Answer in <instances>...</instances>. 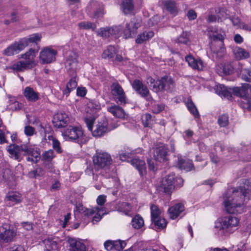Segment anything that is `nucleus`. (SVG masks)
Masks as SVG:
<instances>
[{"label": "nucleus", "instance_id": "50", "mask_svg": "<svg viewBox=\"0 0 251 251\" xmlns=\"http://www.w3.org/2000/svg\"><path fill=\"white\" fill-rule=\"evenodd\" d=\"M79 28L81 29H90L93 30H95L96 28V25L94 23L88 22H81L78 25Z\"/></svg>", "mask_w": 251, "mask_h": 251}, {"label": "nucleus", "instance_id": "22", "mask_svg": "<svg viewBox=\"0 0 251 251\" xmlns=\"http://www.w3.org/2000/svg\"><path fill=\"white\" fill-rule=\"evenodd\" d=\"M38 52L37 50L30 49L25 53L21 54V58L25 59L28 65L33 67L36 65L35 58Z\"/></svg>", "mask_w": 251, "mask_h": 251}, {"label": "nucleus", "instance_id": "10", "mask_svg": "<svg viewBox=\"0 0 251 251\" xmlns=\"http://www.w3.org/2000/svg\"><path fill=\"white\" fill-rule=\"evenodd\" d=\"M132 87L137 94L147 100L150 101L153 100L149 88L140 80H134L132 83Z\"/></svg>", "mask_w": 251, "mask_h": 251}, {"label": "nucleus", "instance_id": "51", "mask_svg": "<svg viewBox=\"0 0 251 251\" xmlns=\"http://www.w3.org/2000/svg\"><path fill=\"white\" fill-rule=\"evenodd\" d=\"M26 41L27 46L29 43H35L39 42L41 39V35L38 33L33 34L28 36V38H23Z\"/></svg>", "mask_w": 251, "mask_h": 251}, {"label": "nucleus", "instance_id": "47", "mask_svg": "<svg viewBox=\"0 0 251 251\" xmlns=\"http://www.w3.org/2000/svg\"><path fill=\"white\" fill-rule=\"evenodd\" d=\"M151 220L161 218L160 217L161 211L157 206L154 204H152L151 206Z\"/></svg>", "mask_w": 251, "mask_h": 251}, {"label": "nucleus", "instance_id": "12", "mask_svg": "<svg viewBox=\"0 0 251 251\" xmlns=\"http://www.w3.org/2000/svg\"><path fill=\"white\" fill-rule=\"evenodd\" d=\"M93 161L95 165L102 168L109 166L111 163L112 159L107 152L97 151L93 156Z\"/></svg>", "mask_w": 251, "mask_h": 251}, {"label": "nucleus", "instance_id": "36", "mask_svg": "<svg viewBox=\"0 0 251 251\" xmlns=\"http://www.w3.org/2000/svg\"><path fill=\"white\" fill-rule=\"evenodd\" d=\"M121 8L125 14L130 13L134 9L133 0H123Z\"/></svg>", "mask_w": 251, "mask_h": 251}, {"label": "nucleus", "instance_id": "5", "mask_svg": "<svg viewBox=\"0 0 251 251\" xmlns=\"http://www.w3.org/2000/svg\"><path fill=\"white\" fill-rule=\"evenodd\" d=\"M239 219L229 215L217 219L215 222V228L224 233L232 232L238 226Z\"/></svg>", "mask_w": 251, "mask_h": 251}, {"label": "nucleus", "instance_id": "62", "mask_svg": "<svg viewBox=\"0 0 251 251\" xmlns=\"http://www.w3.org/2000/svg\"><path fill=\"white\" fill-rule=\"evenodd\" d=\"M187 16L189 20H195L197 17V13L193 9L189 10L188 11Z\"/></svg>", "mask_w": 251, "mask_h": 251}, {"label": "nucleus", "instance_id": "28", "mask_svg": "<svg viewBox=\"0 0 251 251\" xmlns=\"http://www.w3.org/2000/svg\"><path fill=\"white\" fill-rule=\"evenodd\" d=\"M154 35L152 30L145 31L138 34L135 40L137 44H142L151 39Z\"/></svg>", "mask_w": 251, "mask_h": 251}, {"label": "nucleus", "instance_id": "42", "mask_svg": "<svg viewBox=\"0 0 251 251\" xmlns=\"http://www.w3.org/2000/svg\"><path fill=\"white\" fill-rule=\"evenodd\" d=\"M117 53V50L114 46H109L103 51L102 57L106 58H113L115 55Z\"/></svg>", "mask_w": 251, "mask_h": 251}, {"label": "nucleus", "instance_id": "55", "mask_svg": "<svg viewBox=\"0 0 251 251\" xmlns=\"http://www.w3.org/2000/svg\"><path fill=\"white\" fill-rule=\"evenodd\" d=\"M142 151V150L141 149H138L137 150H136L135 151H133L131 153H121L119 155V158L122 161H126L127 158H128L130 157V155L131 154H134V153H141Z\"/></svg>", "mask_w": 251, "mask_h": 251}, {"label": "nucleus", "instance_id": "60", "mask_svg": "<svg viewBox=\"0 0 251 251\" xmlns=\"http://www.w3.org/2000/svg\"><path fill=\"white\" fill-rule=\"evenodd\" d=\"M9 108L12 110H17L21 109L23 107V104L16 101L13 104H9Z\"/></svg>", "mask_w": 251, "mask_h": 251}, {"label": "nucleus", "instance_id": "35", "mask_svg": "<svg viewBox=\"0 0 251 251\" xmlns=\"http://www.w3.org/2000/svg\"><path fill=\"white\" fill-rule=\"evenodd\" d=\"M94 213H96V215L93 217V221L97 222L99 221L101 219L102 216L105 214L104 208L99 207L91 209L89 216L92 215Z\"/></svg>", "mask_w": 251, "mask_h": 251}, {"label": "nucleus", "instance_id": "56", "mask_svg": "<svg viewBox=\"0 0 251 251\" xmlns=\"http://www.w3.org/2000/svg\"><path fill=\"white\" fill-rule=\"evenodd\" d=\"M131 205L126 202H124L120 204L118 208V210L124 212L126 215H127L128 213L130 211Z\"/></svg>", "mask_w": 251, "mask_h": 251}, {"label": "nucleus", "instance_id": "34", "mask_svg": "<svg viewBox=\"0 0 251 251\" xmlns=\"http://www.w3.org/2000/svg\"><path fill=\"white\" fill-rule=\"evenodd\" d=\"M131 225L135 229H142L144 226L143 218L138 214L135 215L131 220Z\"/></svg>", "mask_w": 251, "mask_h": 251}, {"label": "nucleus", "instance_id": "1", "mask_svg": "<svg viewBox=\"0 0 251 251\" xmlns=\"http://www.w3.org/2000/svg\"><path fill=\"white\" fill-rule=\"evenodd\" d=\"M251 195V178L246 180L244 186L237 189H228L224 195L226 210L229 213H241L243 211L245 199Z\"/></svg>", "mask_w": 251, "mask_h": 251}, {"label": "nucleus", "instance_id": "33", "mask_svg": "<svg viewBox=\"0 0 251 251\" xmlns=\"http://www.w3.org/2000/svg\"><path fill=\"white\" fill-rule=\"evenodd\" d=\"M233 52L237 60L245 59L250 56V53L248 51L239 47H235L233 49Z\"/></svg>", "mask_w": 251, "mask_h": 251}, {"label": "nucleus", "instance_id": "15", "mask_svg": "<svg viewBox=\"0 0 251 251\" xmlns=\"http://www.w3.org/2000/svg\"><path fill=\"white\" fill-rule=\"evenodd\" d=\"M57 51L51 47L44 48L40 52V59L43 64H48L54 61Z\"/></svg>", "mask_w": 251, "mask_h": 251}, {"label": "nucleus", "instance_id": "27", "mask_svg": "<svg viewBox=\"0 0 251 251\" xmlns=\"http://www.w3.org/2000/svg\"><path fill=\"white\" fill-rule=\"evenodd\" d=\"M184 210V205L182 203H178L170 207L168 212L170 218L172 219H175Z\"/></svg>", "mask_w": 251, "mask_h": 251}, {"label": "nucleus", "instance_id": "8", "mask_svg": "<svg viewBox=\"0 0 251 251\" xmlns=\"http://www.w3.org/2000/svg\"><path fill=\"white\" fill-rule=\"evenodd\" d=\"M110 89L113 100L118 105H124L126 103V95L119 83H113Z\"/></svg>", "mask_w": 251, "mask_h": 251}, {"label": "nucleus", "instance_id": "17", "mask_svg": "<svg viewBox=\"0 0 251 251\" xmlns=\"http://www.w3.org/2000/svg\"><path fill=\"white\" fill-rule=\"evenodd\" d=\"M175 175L173 174L163 178L160 185V190L166 193H171L175 188Z\"/></svg>", "mask_w": 251, "mask_h": 251}, {"label": "nucleus", "instance_id": "52", "mask_svg": "<svg viewBox=\"0 0 251 251\" xmlns=\"http://www.w3.org/2000/svg\"><path fill=\"white\" fill-rule=\"evenodd\" d=\"M55 156L53 151L50 150L45 151L42 154V159L47 162H50Z\"/></svg>", "mask_w": 251, "mask_h": 251}, {"label": "nucleus", "instance_id": "4", "mask_svg": "<svg viewBox=\"0 0 251 251\" xmlns=\"http://www.w3.org/2000/svg\"><path fill=\"white\" fill-rule=\"evenodd\" d=\"M147 83L151 86L153 92L156 93L163 92H171L175 86V83L170 76H164L157 80L151 77H148Z\"/></svg>", "mask_w": 251, "mask_h": 251}, {"label": "nucleus", "instance_id": "43", "mask_svg": "<svg viewBox=\"0 0 251 251\" xmlns=\"http://www.w3.org/2000/svg\"><path fill=\"white\" fill-rule=\"evenodd\" d=\"M46 173V170L42 167H37L35 170L28 173V176L30 178L43 176Z\"/></svg>", "mask_w": 251, "mask_h": 251}, {"label": "nucleus", "instance_id": "37", "mask_svg": "<svg viewBox=\"0 0 251 251\" xmlns=\"http://www.w3.org/2000/svg\"><path fill=\"white\" fill-rule=\"evenodd\" d=\"M32 68L25 61H19L12 65L11 68L18 72L24 71L25 70Z\"/></svg>", "mask_w": 251, "mask_h": 251}, {"label": "nucleus", "instance_id": "25", "mask_svg": "<svg viewBox=\"0 0 251 251\" xmlns=\"http://www.w3.org/2000/svg\"><path fill=\"white\" fill-rule=\"evenodd\" d=\"M22 201L21 195L17 192H11L8 193L5 198L6 204L11 206L19 203Z\"/></svg>", "mask_w": 251, "mask_h": 251}, {"label": "nucleus", "instance_id": "54", "mask_svg": "<svg viewBox=\"0 0 251 251\" xmlns=\"http://www.w3.org/2000/svg\"><path fill=\"white\" fill-rule=\"evenodd\" d=\"M218 122L221 127H225L228 124V116L226 114H223L219 116Z\"/></svg>", "mask_w": 251, "mask_h": 251}, {"label": "nucleus", "instance_id": "3", "mask_svg": "<svg viewBox=\"0 0 251 251\" xmlns=\"http://www.w3.org/2000/svg\"><path fill=\"white\" fill-rule=\"evenodd\" d=\"M7 151L11 157L15 159H18L21 154L27 155V160L33 163H37L40 159V152L39 150H34L27 145L18 146L15 144H11L7 148Z\"/></svg>", "mask_w": 251, "mask_h": 251}, {"label": "nucleus", "instance_id": "39", "mask_svg": "<svg viewBox=\"0 0 251 251\" xmlns=\"http://www.w3.org/2000/svg\"><path fill=\"white\" fill-rule=\"evenodd\" d=\"M166 9L171 14L176 15L177 14L178 10L175 1L172 0H167L163 2Z\"/></svg>", "mask_w": 251, "mask_h": 251}, {"label": "nucleus", "instance_id": "58", "mask_svg": "<svg viewBox=\"0 0 251 251\" xmlns=\"http://www.w3.org/2000/svg\"><path fill=\"white\" fill-rule=\"evenodd\" d=\"M72 77L69 82L67 84V86L70 88L71 89L74 90L77 86V81L76 79V75L75 76L70 75Z\"/></svg>", "mask_w": 251, "mask_h": 251}, {"label": "nucleus", "instance_id": "38", "mask_svg": "<svg viewBox=\"0 0 251 251\" xmlns=\"http://www.w3.org/2000/svg\"><path fill=\"white\" fill-rule=\"evenodd\" d=\"M230 19L233 25L237 28L251 31V26L246 25L244 23L242 22L238 17L235 16L230 17Z\"/></svg>", "mask_w": 251, "mask_h": 251}, {"label": "nucleus", "instance_id": "11", "mask_svg": "<svg viewBox=\"0 0 251 251\" xmlns=\"http://www.w3.org/2000/svg\"><path fill=\"white\" fill-rule=\"evenodd\" d=\"M27 47L25 39H20L9 45L3 50V54L6 56H12L17 54Z\"/></svg>", "mask_w": 251, "mask_h": 251}, {"label": "nucleus", "instance_id": "14", "mask_svg": "<svg viewBox=\"0 0 251 251\" xmlns=\"http://www.w3.org/2000/svg\"><path fill=\"white\" fill-rule=\"evenodd\" d=\"M64 135L72 140H84V141L87 140L80 127L69 126L64 132Z\"/></svg>", "mask_w": 251, "mask_h": 251}, {"label": "nucleus", "instance_id": "45", "mask_svg": "<svg viewBox=\"0 0 251 251\" xmlns=\"http://www.w3.org/2000/svg\"><path fill=\"white\" fill-rule=\"evenodd\" d=\"M187 107L189 110V111L196 118L199 117V113L198 110L192 102L191 100L188 99L187 101L186 102Z\"/></svg>", "mask_w": 251, "mask_h": 251}, {"label": "nucleus", "instance_id": "46", "mask_svg": "<svg viewBox=\"0 0 251 251\" xmlns=\"http://www.w3.org/2000/svg\"><path fill=\"white\" fill-rule=\"evenodd\" d=\"M152 222L154 224L155 228L157 229L161 230L166 227L167 226V222L165 219L162 218L154 220L152 221Z\"/></svg>", "mask_w": 251, "mask_h": 251}, {"label": "nucleus", "instance_id": "59", "mask_svg": "<svg viewBox=\"0 0 251 251\" xmlns=\"http://www.w3.org/2000/svg\"><path fill=\"white\" fill-rule=\"evenodd\" d=\"M24 133L27 136H31L33 135L36 132L33 127L30 126H27L25 127Z\"/></svg>", "mask_w": 251, "mask_h": 251}, {"label": "nucleus", "instance_id": "20", "mask_svg": "<svg viewBox=\"0 0 251 251\" xmlns=\"http://www.w3.org/2000/svg\"><path fill=\"white\" fill-rule=\"evenodd\" d=\"M69 120V117L66 113L60 112L53 116L52 122L55 127L61 128L66 126Z\"/></svg>", "mask_w": 251, "mask_h": 251}, {"label": "nucleus", "instance_id": "23", "mask_svg": "<svg viewBox=\"0 0 251 251\" xmlns=\"http://www.w3.org/2000/svg\"><path fill=\"white\" fill-rule=\"evenodd\" d=\"M59 240L57 237H48L43 241L45 251H56Z\"/></svg>", "mask_w": 251, "mask_h": 251}, {"label": "nucleus", "instance_id": "44", "mask_svg": "<svg viewBox=\"0 0 251 251\" xmlns=\"http://www.w3.org/2000/svg\"><path fill=\"white\" fill-rule=\"evenodd\" d=\"M239 76L243 80L251 82V69L242 68L240 71Z\"/></svg>", "mask_w": 251, "mask_h": 251}, {"label": "nucleus", "instance_id": "24", "mask_svg": "<svg viewBox=\"0 0 251 251\" xmlns=\"http://www.w3.org/2000/svg\"><path fill=\"white\" fill-rule=\"evenodd\" d=\"M185 60L188 65L194 69L201 70L204 67L203 62L200 59H196L192 55H189L185 57Z\"/></svg>", "mask_w": 251, "mask_h": 251}, {"label": "nucleus", "instance_id": "40", "mask_svg": "<svg viewBox=\"0 0 251 251\" xmlns=\"http://www.w3.org/2000/svg\"><path fill=\"white\" fill-rule=\"evenodd\" d=\"M215 90L216 93L219 96L227 98L231 96L230 93L227 90V88L223 85H217L215 87Z\"/></svg>", "mask_w": 251, "mask_h": 251}, {"label": "nucleus", "instance_id": "53", "mask_svg": "<svg viewBox=\"0 0 251 251\" xmlns=\"http://www.w3.org/2000/svg\"><path fill=\"white\" fill-rule=\"evenodd\" d=\"M98 35L100 37L107 38L111 36L110 27H103L97 31Z\"/></svg>", "mask_w": 251, "mask_h": 251}, {"label": "nucleus", "instance_id": "2", "mask_svg": "<svg viewBox=\"0 0 251 251\" xmlns=\"http://www.w3.org/2000/svg\"><path fill=\"white\" fill-rule=\"evenodd\" d=\"M209 37L212 40L211 43V50L218 57H222L225 53L224 40L226 37V33L221 28L214 27H209L208 29Z\"/></svg>", "mask_w": 251, "mask_h": 251}, {"label": "nucleus", "instance_id": "16", "mask_svg": "<svg viewBox=\"0 0 251 251\" xmlns=\"http://www.w3.org/2000/svg\"><path fill=\"white\" fill-rule=\"evenodd\" d=\"M15 235V232L9 224H4L0 226V239L3 242L11 241Z\"/></svg>", "mask_w": 251, "mask_h": 251}, {"label": "nucleus", "instance_id": "61", "mask_svg": "<svg viewBox=\"0 0 251 251\" xmlns=\"http://www.w3.org/2000/svg\"><path fill=\"white\" fill-rule=\"evenodd\" d=\"M44 166L45 167V170L50 173H54L55 169L53 166V165L52 163L49 162V163H44Z\"/></svg>", "mask_w": 251, "mask_h": 251}, {"label": "nucleus", "instance_id": "19", "mask_svg": "<svg viewBox=\"0 0 251 251\" xmlns=\"http://www.w3.org/2000/svg\"><path fill=\"white\" fill-rule=\"evenodd\" d=\"M126 246V242L121 240H108L104 243V247L107 251H122Z\"/></svg>", "mask_w": 251, "mask_h": 251}, {"label": "nucleus", "instance_id": "13", "mask_svg": "<svg viewBox=\"0 0 251 251\" xmlns=\"http://www.w3.org/2000/svg\"><path fill=\"white\" fill-rule=\"evenodd\" d=\"M141 26V20L133 18L129 23H127L125 29L123 30L124 37L127 39L134 36L137 29Z\"/></svg>", "mask_w": 251, "mask_h": 251}, {"label": "nucleus", "instance_id": "63", "mask_svg": "<svg viewBox=\"0 0 251 251\" xmlns=\"http://www.w3.org/2000/svg\"><path fill=\"white\" fill-rule=\"evenodd\" d=\"M151 116L149 114H146L143 117V123L145 127L149 126V121L151 119Z\"/></svg>", "mask_w": 251, "mask_h": 251}, {"label": "nucleus", "instance_id": "32", "mask_svg": "<svg viewBox=\"0 0 251 251\" xmlns=\"http://www.w3.org/2000/svg\"><path fill=\"white\" fill-rule=\"evenodd\" d=\"M70 244V251H85V246L80 241L75 239L68 240Z\"/></svg>", "mask_w": 251, "mask_h": 251}, {"label": "nucleus", "instance_id": "21", "mask_svg": "<svg viewBox=\"0 0 251 251\" xmlns=\"http://www.w3.org/2000/svg\"><path fill=\"white\" fill-rule=\"evenodd\" d=\"M168 149L166 146L162 145L157 148L154 152V159L163 162L168 159Z\"/></svg>", "mask_w": 251, "mask_h": 251}, {"label": "nucleus", "instance_id": "48", "mask_svg": "<svg viewBox=\"0 0 251 251\" xmlns=\"http://www.w3.org/2000/svg\"><path fill=\"white\" fill-rule=\"evenodd\" d=\"M90 211L91 209H88L85 208L80 203L76 204L75 209H74V212L75 214H76V212H78L79 213L83 214L85 216H89Z\"/></svg>", "mask_w": 251, "mask_h": 251}, {"label": "nucleus", "instance_id": "41", "mask_svg": "<svg viewBox=\"0 0 251 251\" xmlns=\"http://www.w3.org/2000/svg\"><path fill=\"white\" fill-rule=\"evenodd\" d=\"M176 43L179 44L188 45L190 43V34L187 32H183L175 40Z\"/></svg>", "mask_w": 251, "mask_h": 251}, {"label": "nucleus", "instance_id": "31", "mask_svg": "<svg viewBox=\"0 0 251 251\" xmlns=\"http://www.w3.org/2000/svg\"><path fill=\"white\" fill-rule=\"evenodd\" d=\"M177 166L179 169L186 172L190 171L192 170L193 164L191 160H184L179 154L177 155Z\"/></svg>", "mask_w": 251, "mask_h": 251}, {"label": "nucleus", "instance_id": "6", "mask_svg": "<svg viewBox=\"0 0 251 251\" xmlns=\"http://www.w3.org/2000/svg\"><path fill=\"white\" fill-rule=\"evenodd\" d=\"M234 92L241 99L239 103L241 107L251 110V85L244 84L241 87L234 88Z\"/></svg>", "mask_w": 251, "mask_h": 251}, {"label": "nucleus", "instance_id": "26", "mask_svg": "<svg viewBox=\"0 0 251 251\" xmlns=\"http://www.w3.org/2000/svg\"><path fill=\"white\" fill-rule=\"evenodd\" d=\"M130 162L133 167L137 169L141 176H143L146 174V166L144 160L134 158L131 159Z\"/></svg>", "mask_w": 251, "mask_h": 251}, {"label": "nucleus", "instance_id": "7", "mask_svg": "<svg viewBox=\"0 0 251 251\" xmlns=\"http://www.w3.org/2000/svg\"><path fill=\"white\" fill-rule=\"evenodd\" d=\"M100 109V103L95 100L90 101L87 104V112L92 115V116L84 118L85 122L88 129L92 131L93 126L96 119L95 114Z\"/></svg>", "mask_w": 251, "mask_h": 251}, {"label": "nucleus", "instance_id": "30", "mask_svg": "<svg viewBox=\"0 0 251 251\" xmlns=\"http://www.w3.org/2000/svg\"><path fill=\"white\" fill-rule=\"evenodd\" d=\"M119 105L114 104L107 108V110L114 117L123 119L125 117L126 113L124 110Z\"/></svg>", "mask_w": 251, "mask_h": 251}, {"label": "nucleus", "instance_id": "9", "mask_svg": "<svg viewBox=\"0 0 251 251\" xmlns=\"http://www.w3.org/2000/svg\"><path fill=\"white\" fill-rule=\"evenodd\" d=\"M118 126L117 123H112L108 126L107 121L105 119L102 120L96 126L95 130L92 131V135L95 137L102 136L108 131L115 129Z\"/></svg>", "mask_w": 251, "mask_h": 251}, {"label": "nucleus", "instance_id": "18", "mask_svg": "<svg viewBox=\"0 0 251 251\" xmlns=\"http://www.w3.org/2000/svg\"><path fill=\"white\" fill-rule=\"evenodd\" d=\"M65 67L70 75H75L77 69V60L76 56L75 53H72L67 59L65 62Z\"/></svg>", "mask_w": 251, "mask_h": 251}, {"label": "nucleus", "instance_id": "29", "mask_svg": "<svg viewBox=\"0 0 251 251\" xmlns=\"http://www.w3.org/2000/svg\"><path fill=\"white\" fill-rule=\"evenodd\" d=\"M24 95L29 101L35 102L39 99L38 93L30 87H26L24 90Z\"/></svg>", "mask_w": 251, "mask_h": 251}, {"label": "nucleus", "instance_id": "49", "mask_svg": "<svg viewBox=\"0 0 251 251\" xmlns=\"http://www.w3.org/2000/svg\"><path fill=\"white\" fill-rule=\"evenodd\" d=\"M122 27L121 25H115L110 27L111 36L116 38L120 37L122 33Z\"/></svg>", "mask_w": 251, "mask_h": 251}, {"label": "nucleus", "instance_id": "57", "mask_svg": "<svg viewBox=\"0 0 251 251\" xmlns=\"http://www.w3.org/2000/svg\"><path fill=\"white\" fill-rule=\"evenodd\" d=\"M165 105L164 104H155L152 106V112L155 114H158L165 109Z\"/></svg>", "mask_w": 251, "mask_h": 251}, {"label": "nucleus", "instance_id": "64", "mask_svg": "<svg viewBox=\"0 0 251 251\" xmlns=\"http://www.w3.org/2000/svg\"><path fill=\"white\" fill-rule=\"evenodd\" d=\"M223 71L226 74L229 75L232 73L233 68L230 65H227L224 66Z\"/></svg>", "mask_w": 251, "mask_h": 251}]
</instances>
